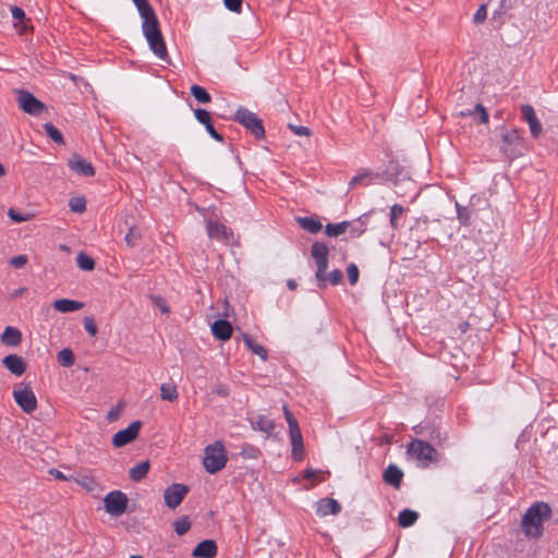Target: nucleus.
<instances>
[{"mask_svg":"<svg viewBox=\"0 0 558 558\" xmlns=\"http://www.w3.org/2000/svg\"><path fill=\"white\" fill-rule=\"evenodd\" d=\"M385 174L379 172H374L369 169H363L356 175H354L349 182L350 187H354L356 185H371L373 183L379 182L384 179Z\"/></svg>","mask_w":558,"mask_h":558,"instance_id":"nucleus-15","label":"nucleus"},{"mask_svg":"<svg viewBox=\"0 0 558 558\" xmlns=\"http://www.w3.org/2000/svg\"><path fill=\"white\" fill-rule=\"evenodd\" d=\"M328 247L323 242H315L311 247V255L317 266L315 277L319 289H325L328 282L333 286L339 284L343 278L340 269H333L328 275L326 274L328 268Z\"/></svg>","mask_w":558,"mask_h":558,"instance_id":"nucleus-2","label":"nucleus"},{"mask_svg":"<svg viewBox=\"0 0 558 558\" xmlns=\"http://www.w3.org/2000/svg\"><path fill=\"white\" fill-rule=\"evenodd\" d=\"M418 519V514L414 510L404 509L398 515V524L401 527L412 526Z\"/></svg>","mask_w":558,"mask_h":558,"instance_id":"nucleus-30","label":"nucleus"},{"mask_svg":"<svg viewBox=\"0 0 558 558\" xmlns=\"http://www.w3.org/2000/svg\"><path fill=\"white\" fill-rule=\"evenodd\" d=\"M521 116L522 119L529 124L531 135L534 138H537L543 131V126L536 117L534 108L531 105H523L521 107Z\"/></svg>","mask_w":558,"mask_h":558,"instance_id":"nucleus-14","label":"nucleus"},{"mask_svg":"<svg viewBox=\"0 0 558 558\" xmlns=\"http://www.w3.org/2000/svg\"><path fill=\"white\" fill-rule=\"evenodd\" d=\"M5 173H7L5 168L3 167V165L0 163V178L4 177Z\"/></svg>","mask_w":558,"mask_h":558,"instance_id":"nucleus-60","label":"nucleus"},{"mask_svg":"<svg viewBox=\"0 0 558 558\" xmlns=\"http://www.w3.org/2000/svg\"><path fill=\"white\" fill-rule=\"evenodd\" d=\"M217 554V545L213 539H205L198 543L193 549V558H214Z\"/></svg>","mask_w":558,"mask_h":558,"instance_id":"nucleus-18","label":"nucleus"},{"mask_svg":"<svg viewBox=\"0 0 558 558\" xmlns=\"http://www.w3.org/2000/svg\"><path fill=\"white\" fill-rule=\"evenodd\" d=\"M244 344L252 353L258 355L263 361L267 360L268 353L267 350L262 345L255 342L250 336H244L243 338Z\"/></svg>","mask_w":558,"mask_h":558,"instance_id":"nucleus-33","label":"nucleus"},{"mask_svg":"<svg viewBox=\"0 0 558 558\" xmlns=\"http://www.w3.org/2000/svg\"><path fill=\"white\" fill-rule=\"evenodd\" d=\"M404 208L401 205L395 204L390 208V223L393 228H397V220L402 216Z\"/></svg>","mask_w":558,"mask_h":558,"instance_id":"nucleus-44","label":"nucleus"},{"mask_svg":"<svg viewBox=\"0 0 558 558\" xmlns=\"http://www.w3.org/2000/svg\"><path fill=\"white\" fill-rule=\"evenodd\" d=\"M289 128L298 136H310L312 133L307 126L303 125L289 124Z\"/></svg>","mask_w":558,"mask_h":558,"instance_id":"nucleus-49","label":"nucleus"},{"mask_svg":"<svg viewBox=\"0 0 558 558\" xmlns=\"http://www.w3.org/2000/svg\"><path fill=\"white\" fill-rule=\"evenodd\" d=\"M76 263L82 270L90 271L95 268L94 259L86 255L85 253H80L76 256Z\"/></svg>","mask_w":558,"mask_h":558,"instance_id":"nucleus-40","label":"nucleus"},{"mask_svg":"<svg viewBox=\"0 0 558 558\" xmlns=\"http://www.w3.org/2000/svg\"><path fill=\"white\" fill-rule=\"evenodd\" d=\"M153 304L160 310L162 314L169 313V307L167 305V302L163 298L159 295L151 296Z\"/></svg>","mask_w":558,"mask_h":558,"instance_id":"nucleus-46","label":"nucleus"},{"mask_svg":"<svg viewBox=\"0 0 558 558\" xmlns=\"http://www.w3.org/2000/svg\"><path fill=\"white\" fill-rule=\"evenodd\" d=\"M251 424L254 429L264 432L270 435L275 429V423L266 415H257L251 418Z\"/></svg>","mask_w":558,"mask_h":558,"instance_id":"nucleus-27","label":"nucleus"},{"mask_svg":"<svg viewBox=\"0 0 558 558\" xmlns=\"http://www.w3.org/2000/svg\"><path fill=\"white\" fill-rule=\"evenodd\" d=\"M187 493L189 487L186 485L174 483L165 489V504L170 509H175L182 502Z\"/></svg>","mask_w":558,"mask_h":558,"instance_id":"nucleus-11","label":"nucleus"},{"mask_svg":"<svg viewBox=\"0 0 558 558\" xmlns=\"http://www.w3.org/2000/svg\"><path fill=\"white\" fill-rule=\"evenodd\" d=\"M341 511L340 504L333 498H322L317 502V514L319 517H326L329 514H338Z\"/></svg>","mask_w":558,"mask_h":558,"instance_id":"nucleus-20","label":"nucleus"},{"mask_svg":"<svg viewBox=\"0 0 558 558\" xmlns=\"http://www.w3.org/2000/svg\"><path fill=\"white\" fill-rule=\"evenodd\" d=\"M298 222L302 229L306 230L312 234L318 233L323 228L322 222L313 217L298 218Z\"/></svg>","mask_w":558,"mask_h":558,"instance_id":"nucleus-29","label":"nucleus"},{"mask_svg":"<svg viewBox=\"0 0 558 558\" xmlns=\"http://www.w3.org/2000/svg\"><path fill=\"white\" fill-rule=\"evenodd\" d=\"M2 363L12 374L16 376H21L26 371L25 361L16 354L7 355Z\"/></svg>","mask_w":558,"mask_h":558,"instance_id":"nucleus-22","label":"nucleus"},{"mask_svg":"<svg viewBox=\"0 0 558 558\" xmlns=\"http://www.w3.org/2000/svg\"><path fill=\"white\" fill-rule=\"evenodd\" d=\"M148 471H149V462L142 461V462L137 463L136 465H134L130 470V472H129L130 478L134 482H140L147 475Z\"/></svg>","mask_w":558,"mask_h":558,"instance_id":"nucleus-31","label":"nucleus"},{"mask_svg":"<svg viewBox=\"0 0 558 558\" xmlns=\"http://www.w3.org/2000/svg\"><path fill=\"white\" fill-rule=\"evenodd\" d=\"M317 471L313 469H306L304 470V477L305 478H313L316 475Z\"/></svg>","mask_w":558,"mask_h":558,"instance_id":"nucleus-57","label":"nucleus"},{"mask_svg":"<svg viewBox=\"0 0 558 558\" xmlns=\"http://www.w3.org/2000/svg\"><path fill=\"white\" fill-rule=\"evenodd\" d=\"M457 218L462 226H469L471 223V210L468 207L461 206L456 203Z\"/></svg>","mask_w":558,"mask_h":558,"instance_id":"nucleus-39","label":"nucleus"},{"mask_svg":"<svg viewBox=\"0 0 558 558\" xmlns=\"http://www.w3.org/2000/svg\"><path fill=\"white\" fill-rule=\"evenodd\" d=\"M211 331L217 339L227 341L231 338L232 326L226 319H217L211 325Z\"/></svg>","mask_w":558,"mask_h":558,"instance_id":"nucleus-23","label":"nucleus"},{"mask_svg":"<svg viewBox=\"0 0 558 558\" xmlns=\"http://www.w3.org/2000/svg\"><path fill=\"white\" fill-rule=\"evenodd\" d=\"M461 117H478V123L481 124H488L489 122V116L486 110V108L482 104H476L475 107L471 110H463L460 111Z\"/></svg>","mask_w":558,"mask_h":558,"instance_id":"nucleus-28","label":"nucleus"},{"mask_svg":"<svg viewBox=\"0 0 558 558\" xmlns=\"http://www.w3.org/2000/svg\"><path fill=\"white\" fill-rule=\"evenodd\" d=\"M350 226L349 221H342L339 223H328L325 232L328 236H339L343 234Z\"/></svg>","mask_w":558,"mask_h":558,"instance_id":"nucleus-34","label":"nucleus"},{"mask_svg":"<svg viewBox=\"0 0 558 558\" xmlns=\"http://www.w3.org/2000/svg\"><path fill=\"white\" fill-rule=\"evenodd\" d=\"M228 459L222 441H215L204 450L203 465L205 470L215 474L226 466Z\"/></svg>","mask_w":558,"mask_h":558,"instance_id":"nucleus-5","label":"nucleus"},{"mask_svg":"<svg viewBox=\"0 0 558 558\" xmlns=\"http://www.w3.org/2000/svg\"><path fill=\"white\" fill-rule=\"evenodd\" d=\"M50 474L53 475L58 480H66L65 475L59 470L52 469L50 471Z\"/></svg>","mask_w":558,"mask_h":558,"instance_id":"nucleus-56","label":"nucleus"},{"mask_svg":"<svg viewBox=\"0 0 558 558\" xmlns=\"http://www.w3.org/2000/svg\"><path fill=\"white\" fill-rule=\"evenodd\" d=\"M69 206L74 213H83L86 209V201L84 197H72L69 201Z\"/></svg>","mask_w":558,"mask_h":558,"instance_id":"nucleus-42","label":"nucleus"},{"mask_svg":"<svg viewBox=\"0 0 558 558\" xmlns=\"http://www.w3.org/2000/svg\"><path fill=\"white\" fill-rule=\"evenodd\" d=\"M13 398L19 407L26 413H32L37 408V399L31 387L14 389Z\"/></svg>","mask_w":558,"mask_h":558,"instance_id":"nucleus-10","label":"nucleus"},{"mask_svg":"<svg viewBox=\"0 0 558 558\" xmlns=\"http://www.w3.org/2000/svg\"><path fill=\"white\" fill-rule=\"evenodd\" d=\"M160 398L173 402L179 398L177 386L173 383H163L160 386Z\"/></svg>","mask_w":558,"mask_h":558,"instance_id":"nucleus-32","label":"nucleus"},{"mask_svg":"<svg viewBox=\"0 0 558 558\" xmlns=\"http://www.w3.org/2000/svg\"><path fill=\"white\" fill-rule=\"evenodd\" d=\"M284 416H286V420H287V423L289 425V433L290 432H293L294 428L295 429H300V426L298 424V421L295 420V417L292 415V413L288 410L287 407H284Z\"/></svg>","mask_w":558,"mask_h":558,"instance_id":"nucleus-47","label":"nucleus"},{"mask_svg":"<svg viewBox=\"0 0 558 558\" xmlns=\"http://www.w3.org/2000/svg\"><path fill=\"white\" fill-rule=\"evenodd\" d=\"M216 392L221 397H227L229 396V388L226 385H218Z\"/></svg>","mask_w":558,"mask_h":558,"instance_id":"nucleus-55","label":"nucleus"},{"mask_svg":"<svg viewBox=\"0 0 558 558\" xmlns=\"http://www.w3.org/2000/svg\"><path fill=\"white\" fill-rule=\"evenodd\" d=\"M195 119L205 126L207 133L217 142H223V136L216 131L213 125L210 112L205 109L197 108L194 110Z\"/></svg>","mask_w":558,"mask_h":558,"instance_id":"nucleus-16","label":"nucleus"},{"mask_svg":"<svg viewBox=\"0 0 558 558\" xmlns=\"http://www.w3.org/2000/svg\"><path fill=\"white\" fill-rule=\"evenodd\" d=\"M414 432L416 435L426 437L428 441L435 445H441L446 439V436L442 435L440 428L429 422L420 423L414 427Z\"/></svg>","mask_w":558,"mask_h":558,"instance_id":"nucleus-13","label":"nucleus"},{"mask_svg":"<svg viewBox=\"0 0 558 558\" xmlns=\"http://www.w3.org/2000/svg\"><path fill=\"white\" fill-rule=\"evenodd\" d=\"M243 0H223L226 8L232 12L239 13L242 8Z\"/></svg>","mask_w":558,"mask_h":558,"instance_id":"nucleus-50","label":"nucleus"},{"mask_svg":"<svg viewBox=\"0 0 558 558\" xmlns=\"http://www.w3.org/2000/svg\"><path fill=\"white\" fill-rule=\"evenodd\" d=\"M551 515L550 507L545 502L532 505L522 518V529L526 536L538 537L543 531L544 520Z\"/></svg>","mask_w":558,"mask_h":558,"instance_id":"nucleus-3","label":"nucleus"},{"mask_svg":"<svg viewBox=\"0 0 558 558\" xmlns=\"http://www.w3.org/2000/svg\"><path fill=\"white\" fill-rule=\"evenodd\" d=\"M17 102L20 108L33 116H38L43 112L45 105L39 101L33 94L25 89H16Z\"/></svg>","mask_w":558,"mask_h":558,"instance_id":"nucleus-9","label":"nucleus"},{"mask_svg":"<svg viewBox=\"0 0 558 558\" xmlns=\"http://www.w3.org/2000/svg\"><path fill=\"white\" fill-rule=\"evenodd\" d=\"M234 121L251 132L255 138L260 140L265 136V129L262 119L248 109L240 107L234 113Z\"/></svg>","mask_w":558,"mask_h":558,"instance_id":"nucleus-6","label":"nucleus"},{"mask_svg":"<svg viewBox=\"0 0 558 558\" xmlns=\"http://www.w3.org/2000/svg\"><path fill=\"white\" fill-rule=\"evenodd\" d=\"M84 328L90 336H95L98 331L95 320L92 317L84 319Z\"/></svg>","mask_w":558,"mask_h":558,"instance_id":"nucleus-51","label":"nucleus"},{"mask_svg":"<svg viewBox=\"0 0 558 558\" xmlns=\"http://www.w3.org/2000/svg\"><path fill=\"white\" fill-rule=\"evenodd\" d=\"M84 306L82 302L69 300V299H59L53 302V307L56 311L60 313H72L81 310Z\"/></svg>","mask_w":558,"mask_h":558,"instance_id":"nucleus-26","label":"nucleus"},{"mask_svg":"<svg viewBox=\"0 0 558 558\" xmlns=\"http://www.w3.org/2000/svg\"><path fill=\"white\" fill-rule=\"evenodd\" d=\"M347 274H348L350 284L351 286L356 284V282L359 281V275H360L357 266L353 263L349 264V266L347 268Z\"/></svg>","mask_w":558,"mask_h":558,"instance_id":"nucleus-45","label":"nucleus"},{"mask_svg":"<svg viewBox=\"0 0 558 558\" xmlns=\"http://www.w3.org/2000/svg\"><path fill=\"white\" fill-rule=\"evenodd\" d=\"M11 14L12 17L16 21H24L25 20V12L22 8L13 5L11 8Z\"/></svg>","mask_w":558,"mask_h":558,"instance_id":"nucleus-53","label":"nucleus"},{"mask_svg":"<svg viewBox=\"0 0 558 558\" xmlns=\"http://www.w3.org/2000/svg\"><path fill=\"white\" fill-rule=\"evenodd\" d=\"M27 257L26 255H16L10 259V265L15 268H22L26 265Z\"/></svg>","mask_w":558,"mask_h":558,"instance_id":"nucleus-52","label":"nucleus"},{"mask_svg":"<svg viewBox=\"0 0 558 558\" xmlns=\"http://www.w3.org/2000/svg\"><path fill=\"white\" fill-rule=\"evenodd\" d=\"M141 238V232L136 227H131L125 234V242L129 246L133 247Z\"/></svg>","mask_w":558,"mask_h":558,"instance_id":"nucleus-43","label":"nucleus"},{"mask_svg":"<svg viewBox=\"0 0 558 558\" xmlns=\"http://www.w3.org/2000/svg\"><path fill=\"white\" fill-rule=\"evenodd\" d=\"M191 94L193 95V97L201 104H208L211 101V96L209 95V93L202 86L199 85H192L191 86Z\"/></svg>","mask_w":558,"mask_h":558,"instance_id":"nucleus-35","label":"nucleus"},{"mask_svg":"<svg viewBox=\"0 0 558 558\" xmlns=\"http://www.w3.org/2000/svg\"><path fill=\"white\" fill-rule=\"evenodd\" d=\"M290 441H291V456L294 460L301 461L303 460V450H304V444H303V437L301 429H295L293 432L289 433Z\"/></svg>","mask_w":558,"mask_h":558,"instance_id":"nucleus-21","label":"nucleus"},{"mask_svg":"<svg viewBox=\"0 0 558 558\" xmlns=\"http://www.w3.org/2000/svg\"><path fill=\"white\" fill-rule=\"evenodd\" d=\"M500 135L499 150L508 160L521 157L525 151L524 140L518 129H508L505 125L498 129Z\"/></svg>","mask_w":558,"mask_h":558,"instance_id":"nucleus-4","label":"nucleus"},{"mask_svg":"<svg viewBox=\"0 0 558 558\" xmlns=\"http://www.w3.org/2000/svg\"><path fill=\"white\" fill-rule=\"evenodd\" d=\"M0 339L5 345L16 347L22 341V332L15 327L8 326L4 328Z\"/></svg>","mask_w":558,"mask_h":558,"instance_id":"nucleus-24","label":"nucleus"},{"mask_svg":"<svg viewBox=\"0 0 558 558\" xmlns=\"http://www.w3.org/2000/svg\"><path fill=\"white\" fill-rule=\"evenodd\" d=\"M487 16V9L485 4L480 5V8L476 10V12L473 15V22L475 24H480L485 21Z\"/></svg>","mask_w":558,"mask_h":558,"instance_id":"nucleus-48","label":"nucleus"},{"mask_svg":"<svg viewBox=\"0 0 558 558\" xmlns=\"http://www.w3.org/2000/svg\"><path fill=\"white\" fill-rule=\"evenodd\" d=\"M397 168H398V165L395 163V162H391L387 169V174L388 175H392L393 173H391V171H396L397 172Z\"/></svg>","mask_w":558,"mask_h":558,"instance_id":"nucleus-58","label":"nucleus"},{"mask_svg":"<svg viewBox=\"0 0 558 558\" xmlns=\"http://www.w3.org/2000/svg\"><path fill=\"white\" fill-rule=\"evenodd\" d=\"M104 505L109 514L119 517L126 510L128 497L121 490H112L105 496Z\"/></svg>","mask_w":558,"mask_h":558,"instance_id":"nucleus-8","label":"nucleus"},{"mask_svg":"<svg viewBox=\"0 0 558 558\" xmlns=\"http://www.w3.org/2000/svg\"><path fill=\"white\" fill-rule=\"evenodd\" d=\"M44 130H45L46 134L54 143H57L59 145H64L65 144L62 133L52 123H49V122L45 123L44 124Z\"/></svg>","mask_w":558,"mask_h":558,"instance_id":"nucleus-38","label":"nucleus"},{"mask_svg":"<svg viewBox=\"0 0 558 558\" xmlns=\"http://www.w3.org/2000/svg\"><path fill=\"white\" fill-rule=\"evenodd\" d=\"M142 427L141 421L132 422L126 428L117 432L112 438V445L117 448L123 447L136 439Z\"/></svg>","mask_w":558,"mask_h":558,"instance_id":"nucleus-12","label":"nucleus"},{"mask_svg":"<svg viewBox=\"0 0 558 558\" xmlns=\"http://www.w3.org/2000/svg\"><path fill=\"white\" fill-rule=\"evenodd\" d=\"M129 558H143V557L140 555H131Z\"/></svg>","mask_w":558,"mask_h":558,"instance_id":"nucleus-62","label":"nucleus"},{"mask_svg":"<svg viewBox=\"0 0 558 558\" xmlns=\"http://www.w3.org/2000/svg\"><path fill=\"white\" fill-rule=\"evenodd\" d=\"M408 452L424 465L435 461L437 456L435 448L422 439L412 440L408 447Z\"/></svg>","mask_w":558,"mask_h":558,"instance_id":"nucleus-7","label":"nucleus"},{"mask_svg":"<svg viewBox=\"0 0 558 558\" xmlns=\"http://www.w3.org/2000/svg\"><path fill=\"white\" fill-rule=\"evenodd\" d=\"M27 31V26L26 25H23L20 29V33H25Z\"/></svg>","mask_w":558,"mask_h":558,"instance_id":"nucleus-61","label":"nucleus"},{"mask_svg":"<svg viewBox=\"0 0 558 558\" xmlns=\"http://www.w3.org/2000/svg\"><path fill=\"white\" fill-rule=\"evenodd\" d=\"M174 531L178 535H184L191 527V522L187 517H183L173 523Z\"/></svg>","mask_w":558,"mask_h":558,"instance_id":"nucleus-41","label":"nucleus"},{"mask_svg":"<svg viewBox=\"0 0 558 558\" xmlns=\"http://www.w3.org/2000/svg\"><path fill=\"white\" fill-rule=\"evenodd\" d=\"M57 360L63 367H70L74 364V353L71 349L64 348L58 352Z\"/></svg>","mask_w":558,"mask_h":558,"instance_id":"nucleus-37","label":"nucleus"},{"mask_svg":"<svg viewBox=\"0 0 558 558\" xmlns=\"http://www.w3.org/2000/svg\"><path fill=\"white\" fill-rule=\"evenodd\" d=\"M8 216L15 222H23L26 221L27 218L23 216L22 214L15 211L13 208H10L8 211Z\"/></svg>","mask_w":558,"mask_h":558,"instance_id":"nucleus-54","label":"nucleus"},{"mask_svg":"<svg viewBox=\"0 0 558 558\" xmlns=\"http://www.w3.org/2000/svg\"><path fill=\"white\" fill-rule=\"evenodd\" d=\"M403 478L402 470L396 464H389L383 474V480L386 484L395 488H400Z\"/></svg>","mask_w":558,"mask_h":558,"instance_id":"nucleus-19","label":"nucleus"},{"mask_svg":"<svg viewBox=\"0 0 558 558\" xmlns=\"http://www.w3.org/2000/svg\"><path fill=\"white\" fill-rule=\"evenodd\" d=\"M207 233L211 239L228 240L231 231L222 223L209 221L207 223Z\"/></svg>","mask_w":558,"mask_h":558,"instance_id":"nucleus-25","label":"nucleus"},{"mask_svg":"<svg viewBox=\"0 0 558 558\" xmlns=\"http://www.w3.org/2000/svg\"><path fill=\"white\" fill-rule=\"evenodd\" d=\"M141 17L143 19L142 31L150 50L156 57L166 60L168 57L166 43L159 28L157 15L147 0H132Z\"/></svg>","mask_w":558,"mask_h":558,"instance_id":"nucleus-1","label":"nucleus"},{"mask_svg":"<svg viewBox=\"0 0 558 558\" xmlns=\"http://www.w3.org/2000/svg\"><path fill=\"white\" fill-rule=\"evenodd\" d=\"M366 220H367V216L366 215H363L362 217H360L355 223H350V234L352 238H359L361 236L365 230H366Z\"/></svg>","mask_w":558,"mask_h":558,"instance_id":"nucleus-36","label":"nucleus"},{"mask_svg":"<svg viewBox=\"0 0 558 558\" xmlns=\"http://www.w3.org/2000/svg\"><path fill=\"white\" fill-rule=\"evenodd\" d=\"M69 168L84 177H93L95 175V168L93 165L86 159L82 158L80 155H73L68 160Z\"/></svg>","mask_w":558,"mask_h":558,"instance_id":"nucleus-17","label":"nucleus"},{"mask_svg":"<svg viewBox=\"0 0 558 558\" xmlns=\"http://www.w3.org/2000/svg\"><path fill=\"white\" fill-rule=\"evenodd\" d=\"M287 286L290 290H295L298 284H296L295 280L289 279L287 282Z\"/></svg>","mask_w":558,"mask_h":558,"instance_id":"nucleus-59","label":"nucleus"}]
</instances>
